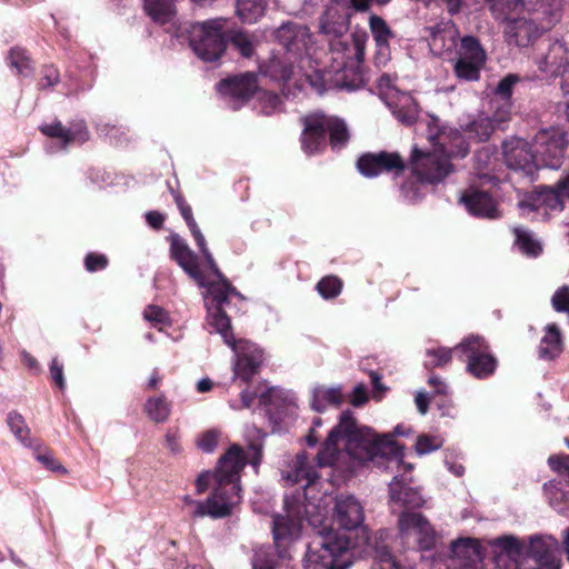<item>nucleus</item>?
I'll return each mask as SVG.
<instances>
[{
  "label": "nucleus",
  "instance_id": "obj_53",
  "mask_svg": "<svg viewBox=\"0 0 569 569\" xmlns=\"http://www.w3.org/2000/svg\"><path fill=\"white\" fill-rule=\"evenodd\" d=\"M376 558L383 569H410L408 566L401 565L387 546L376 547Z\"/></svg>",
  "mask_w": 569,
  "mask_h": 569
},
{
  "label": "nucleus",
  "instance_id": "obj_48",
  "mask_svg": "<svg viewBox=\"0 0 569 569\" xmlns=\"http://www.w3.org/2000/svg\"><path fill=\"white\" fill-rule=\"evenodd\" d=\"M307 457L305 455H298L296 461V478L297 481H306V486L309 487L319 479V473L312 467H309L307 463Z\"/></svg>",
  "mask_w": 569,
  "mask_h": 569
},
{
  "label": "nucleus",
  "instance_id": "obj_15",
  "mask_svg": "<svg viewBox=\"0 0 569 569\" xmlns=\"http://www.w3.org/2000/svg\"><path fill=\"white\" fill-rule=\"evenodd\" d=\"M502 154L509 169L533 177L539 170L535 149L523 139L511 138L502 143Z\"/></svg>",
  "mask_w": 569,
  "mask_h": 569
},
{
  "label": "nucleus",
  "instance_id": "obj_45",
  "mask_svg": "<svg viewBox=\"0 0 569 569\" xmlns=\"http://www.w3.org/2000/svg\"><path fill=\"white\" fill-rule=\"evenodd\" d=\"M7 423L19 441L31 447L30 429L28 428L24 418L19 412H9L7 416Z\"/></svg>",
  "mask_w": 569,
  "mask_h": 569
},
{
  "label": "nucleus",
  "instance_id": "obj_40",
  "mask_svg": "<svg viewBox=\"0 0 569 569\" xmlns=\"http://www.w3.org/2000/svg\"><path fill=\"white\" fill-rule=\"evenodd\" d=\"M369 28L377 47L383 48L389 46V40L393 37V33L385 19L377 14L370 16Z\"/></svg>",
  "mask_w": 569,
  "mask_h": 569
},
{
  "label": "nucleus",
  "instance_id": "obj_8",
  "mask_svg": "<svg viewBox=\"0 0 569 569\" xmlns=\"http://www.w3.org/2000/svg\"><path fill=\"white\" fill-rule=\"evenodd\" d=\"M227 20L209 19L190 26L189 44L193 52L206 62L219 60L227 49Z\"/></svg>",
  "mask_w": 569,
  "mask_h": 569
},
{
  "label": "nucleus",
  "instance_id": "obj_64",
  "mask_svg": "<svg viewBox=\"0 0 569 569\" xmlns=\"http://www.w3.org/2000/svg\"><path fill=\"white\" fill-rule=\"evenodd\" d=\"M211 482L214 483V472L213 473H211V472L200 473L196 480V487H197L198 493L204 492L209 488Z\"/></svg>",
  "mask_w": 569,
  "mask_h": 569
},
{
  "label": "nucleus",
  "instance_id": "obj_1",
  "mask_svg": "<svg viewBox=\"0 0 569 569\" xmlns=\"http://www.w3.org/2000/svg\"><path fill=\"white\" fill-rule=\"evenodd\" d=\"M365 512L362 505L350 495L336 498L333 522L343 530L328 529L321 531L309 545L303 558V569H348L351 566L350 550L360 542L353 541L351 535L361 529L362 542L369 538L362 527Z\"/></svg>",
  "mask_w": 569,
  "mask_h": 569
},
{
  "label": "nucleus",
  "instance_id": "obj_37",
  "mask_svg": "<svg viewBox=\"0 0 569 569\" xmlns=\"http://www.w3.org/2000/svg\"><path fill=\"white\" fill-rule=\"evenodd\" d=\"M338 82L340 83L341 88L348 90H357L362 88L366 83L362 66H355L345 62Z\"/></svg>",
  "mask_w": 569,
  "mask_h": 569
},
{
  "label": "nucleus",
  "instance_id": "obj_52",
  "mask_svg": "<svg viewBox=\"0 0 569 569\" xmlns=\"http://www.w3.org/2000/svg\"><path fill=\"white\" fill-rule=\"evenodd\" d=\"M495 546L503 550L509 556H520L523 550V543L513 536H502L495 540Z\"/></svg>",
  "mask_w": 569,
  "mask_h": 569
},
{
  "label": "nucleus",
  "instance_id": "obj_14",
  "mask_svg": "<svg viewBox=\"0 0 569 569\" xmlns=\"http://www.w3.org/2000/svg\"><path fill=\"white\" fill-rule=\"evenodd\" d=\"M539 70L550 77L561 78V90L566 98V111L569 119V49L563 43H549L548 50L538 61Z\"/></svg>",
  "mask_w": 569,
  "mask_h": 569
},
{
  "label": "nucleus",
  "instance_id": "obj_31",
  "mask_svg": "<svg viewBox=\"0 0 569 569\" xmlns=\"http://www.w3.org/2000/svg\"><path fill=\"white\" fill-rule=\"evenodd\" d=\"M343 401L345 396L341 387H318L313 391L311 406L316 411L321 412L328 405L338 407L343 403Z\"/></svg>",
  "mask_w": 569,
  "mask_h": 569
},
{
  "label": "nucleus",
  "instance_id": "obj_33",
  "mask_svg": "<svg viewBox=\"0 0 569 569\" xmlns=\"http://www.w3.org/2000/svg\"><path fill=\"white\" fill-rule=\"evenodd\" d=\"M426 360L423 367L432 371L436 368H443L452 361L453 355L460 356V351L455 348L438 347L426 349Z\"/></svg>",
  "mask_w": 569,
  "mask_h": 569
},
{
  "label": "nucleus",
  "instance_id": "obj_44",
  "mask_svg": "<svg viewBox=\"0 0 569 569\" xmlns=\"http://www.w3.org/2000/svg\"><path fill=\"white\" fill-rule=\"evenodd\" d=\"M143 318L159 331H162L172 325L169 312L157 305L147 306L143 311Z\"/></svg>",
  "mask_w": 569,
  "mask_h": 569
},
{
  "label": "nucleus",
  "instance_id": "obj_56",
  "mask_svg": "<svg viewBox=\"0 0 569 569\" xmlns=\"http://www.w3.org/2000/svg\"><path fill=\"white\" fill-rule=\"evenodd\" d=\"M512 106V101H501V103L496 107L490 120L497 124V130L503 129V126L510 120Z\"/></svg>",
  "mask_w": 569,
  "mask_h": 569
},
{
  "label": "nucleus",
  "instance_id": "obj_60",
  "mask_svg": "<svg viewBox=\"0 0 569 569\" xmlns=\"http://www.w3.org/2000/svg\"><path fill=\"white\" fill-rule=\"evenodd\" d=\"M440 447L437 442V438L429 435H421L417 438L416 450L419 455H427Z\"/></svg>",
  "mask_w": 569,
  "mask_h": 569
},
{
  "label": "nucleus",
  "instance_id": "obj_5",
  "mask_svg": "<svg viewBox=\"0 0 569 569\" xmlns=\"http://www.w3.org/2000/svg\"><path fill=\"white\" fill-rule=\"evenodd\" d=\"M430 43L433 48L450 51L456 47L453 63L455 76L463 81H478L487 60V53L480 41L473 36H465L457 46L456 31L451 27L437 24L428 28Z\"/></svg>",
  "mask_w": 569,
  "mask_h": 569
},
{
  "label": "nucleus",
  "instance_id": "obj_4",
  "mask_svg": "<svg viewBox=\"0 0 569 569\" xmlns=\"http://www.w3.org/2000/svg\"><path fill=\"white\" fill-rule=\"evenodd\" d=\"M246 466L242 448L232 445L219 459L214 471V487L206 501L197 502L194 517L209 516L213 519L229 517L234 506L240 503V472Z\"/></svg>",
  "mask_w": 569,
  "mask_h": 569
},
{
  "label": "nucleus",
  "instance_id": "obj_36",
  "mask_svg": "<svg viewBox=\"0 0 569 569\" xmlns=\"http://www.w3.org/2000/svg\"><path fill=\"white\" fill-rule=\"evenodd\" d=\"M7 62L10 68L16 69L19 76H30L33 71V61L23 48H11L7 56Z\"/></svg>",
  "mask_w": 569,
  "mask_h": 569
},
{
  "label": "nucleus",
  "instance_id": "obj_58",
  "mask_svg": "<svg viewBox=\"0 0 569 569\" xmlns=\"http://www.w3.org/2000/svg\"><path fill=\"white\" fill-rule=\"evenodd\" d=\"M173 198H174L176 204H177L183 220L186 221L188 228H190V227L194 228L197 222L193 218L192 209H191L190 204L186 201L184 197L179 192H176L173 194Z\"/></svg>",
  "mask_w": 569,
  "mask_h": 569
},
{
  "label": "nucleus",
  "instance_id": "obj_3",
  "mask_svg": "<svg viewBox=\"0 0 569 569\" xmlns=\"http://www.w3.org/2000/svg\"><path fill=\"white\" fill-rule=\"evenodd\" d=\"M168 241L170 258L200 287L208 288L206 307L209 325L221 336L232 332L227 308L230 306V296H239L237 288L227 278L207 281L204 272L200 269L198 256L178 233H171Z\"/></svg>",
  "mask_w": 569,
  "mask_h": 569
},
{
  "label": "nucleus",
  "instance_id": "obj_62",
  "mask_svg": "<svg viewBox=\"0 0 569 569\" xmlns=\"http://www.w3.org/2000/svg\"><path fill=\"white\" fill-rule=\"evenodd\" d=\"M201 256L203 258L206 268L211 272L212 276H214L217 278V280H221V279L226 278V276L219 269V267L213 258V254L211 253L210 250H206V252L202 253Z\"/></svg>",
  "mask_w": 569,
  "mask_h": 569
},
{
  "label": "nucleus",
  "instance_id": "obj_46",
  "mask_svg": "<svg viewBox=\"0 0 569 569\" xmlns=\"http://www.w3.org/2000/svg\"><path fill=\"white\" fill-rule=\"evenodd\" d=\"M515 236L516 244L523 254L537 257L541 252L542 248L540 243L535 240L528 231L521 228H516Z\"/></svg>",
  "mask_w": 569,
  "mask_h": 569
},
{
  "label": "nucleus",
  "instance_id": "obj_63",
  "mask_svg": "<svg viewBox=\"0 0 569 569\" xmlns=\"http://www.w3.org/2000/svg\"><path fill=\"white\" fill-rule=\"evenodd\" d=\"M548 463L555 471H567L569 469V456H550Z\"/></svg>",
  "mask_w": 569,
  "mask_h": 569
},
{
  "label": "nucleus",
  "instance_id": "obj_49",
  "mask_svg": "<svg viewBox=\"0 0 569 569\" xmlns=\"http://www.w3.org/2000/svg\"><path fill=\"white\" fill-rule=\"evenodd\" d=\"M423 183L427 182L420 180L416 176L406 179L400 186L401 196L410 202H416L420 200L423 196L421 190V186Z\"/></svg>",
  "mask_w": 569,
  "mask_h": 569
},
{
  "label": "nucleus",
  "instance_id": "obj_25",
  "mask_svg": "<svg viewBox=\"0 0 569 569\" xmlns=\"http://www.w3.org/2000/svg\"><path fill=\"white\" fill-rule=\"evenodd\" d=\"M391 501L398 502L407 509H418L423 505V498L419 490L408 487L397 478L389 485Z\"/></svg>",
  "mask_w": 569,
  "mask_h": 569
},
{
  "label": "nucleus",
  "instance_id": "obj_57",
  "mask_svg": "<svg viewBox=\"0 0 569 569\" xmlns=\"http://www.w3.org/2000/svg\"><path fill=\"white\" fill-rule=\"evenodd\" d=\"M63 363L58 357L51 360L49 366L51 382L61 391L66 389V379L63 375Z\"/></svg>",
  "mask_w": 569,
  "mask_h": 569
},
{
  "label": "nucleus",
  "instance_id": "obj_7",
  "mask_svg": "<svg viewBox=\"0 0 569 569\" xmlns=\"http://www.w3.org/2000/svg\"><path fill=\"white\" fill-rule=\"evenodd\" d=\"M302 131L301 149L307 154L321 152L327 147V134L332 150H341L350 139L348 127L341 118L323 111H312L300 118Z\"/></svg>",
  "mask_w": 569,
  "mask_h": 569
},
{
  "label": "nucleus",
  "instance_id": "obj_26",
  "mask_svg": "<svg viewBox=\"0 0 569 569\" xmlns=\"http://www.w3.org/2000/svg\"><path fill=\"white\" fill-rule=\"evenodd\" d=\"M562 351V338L559 327L556 323H549L546 327V333L540 341L538 349L539 357L545 360H553Z\"/></svg>",
  "mask_w": 569,
  "mask_h": 569
},
{
  "label": "nucleus",
  "instance_id": "obj_35",
  "mask_svg": "<svg viewBox=\"0 0 569 569\" xmlns=\"http://www.w3.org/2000/svg\"><path fill=\"white\" fill-rule=\"evenodd\" d=\"M227 43L230 44L241 54L243 58H251L256 51V43L252 37L243 30H231L227 31Z\"/></svg>",
  "mask_w": 569,
  "mask_h": 569
},
{
  "label": "nucleus",
  "instance_id": "obj_29",
  "mask_svg": "<svg viewBox=\"0 0 569 569\" xmlns=\"http://www.w3.org/2000/svg\"><path fill=\"white\" fill-rule=\"evenodd\" d=\"M143 411L151 421L163 423L171 415L172 403L164 395L149 397L143 405Z\"/></svg>",
  "mask_w": 569,
  "mask_h": 569
},
{
  "label": "nucleus",
  "instance_id": "obj_41",
  "mask_svg": "<svg viewBox=\"0 0 569 569\" xmlns=\"http://www.w3.org/2000/svg\"><path fill=\"white\" fill-rule=\"evenodd\" d=\"M273 547L271 546H260L254 549V553L252 557V568L253 569H276L278 566V557L277 551H273Z\"/></svg>",
  "mask_w": 569,
  "mask_h": 569
},
{
  "label": "nucleus",
  "instance_id": "obj_9",
  "mask_svg": "<svg viewBox=\"0 0 569 569\" xmlns=\"http://www.w3.org/2000/svg\"><path fill=\"white\" fill-rule=\"evenodd\" d=\"M456 349L460 351L459 359L467 363L466 369L472 377L487 379L495 373L498 361L483 337L470 335Z\"/></svg>",
  "mask_w": 569,
  "mask_h": 569
},
{
  "label": "nucleus",
  "instance_id": "obj_21",
  "mask_svg": "<svg viewBox=\"0 0 569 569\" xmlns=\"http://www.w3.org/2000/svg\"><path fill=\"white\" fill-rule=\"evenodd\" d=\"M529 553L545 569H561L558 541L552 537L531 538Z\"/></svg>",
  "mask_w": 569,
  "mask_h": 569
},
{
  "label": "nucleus",
  "instance_id": "obj_28",
  "mask_svg": "<svg viewBox=\"0 0 569 569\" xmlns=\"http://www.w3.org/2000/svg\"><path fill=\"white\" fill-rule=\"evenodd\" d=\"M389 106L393 117L402 124L411 126L417 121L419 109L411 96H401Z\"/></svg>",
  "mask_w": 569,
  "mask_h": 569
},
{
  "label": "nucleus",
  "instance_id": "obj_2",
  "mask_svg": "<svg viewBox=\"0 0 569 569\" xmlns=\"http://www.w3.org/2000/svg\"><path fill=\"white\" fill-rule=\"evenodd\" d=\"M339 440H345L347 453L360 461H371L376 457L398 458L403 456V446H400L392 435L379 436L371 428L359 426L352 411L346 410L316 456L319 467H330L336 463L339 455L337 447Z\"/></svg>",
  "mask_w": 569,
  "mask_h": 569
},
{
  "label": "nucleus",
  "instance_id": "obj_43",
  "mask_svg": "<svg viewBox=\"0 0 569 569\" xmlns=\"http://www.w3.org/2000/svg\"><path fill=\"white\" fill-rule=\"evenodd\" d=\"M337 46H340L343 48L345 53L348 58V63L355 64V66H362V61L365 59V52H366V41L361 37L353 36L352 41L350 44H347L342 41H338Z\"/></svg>",
  "mask_w": 569,
  "mask_h": 569
},
{
  "label": "nucleus",
  "instance_id": "obj_54",
  "mask_svg": "<svg viewBox=\"0 0 569 569\" xmlns=\"http://www.w3.org/2000/svg\"><path fill=\"white\" fill-rule=\"evenodd\" d=\"M551 305L557 312H563L569 316V286L563 284L555 291Z\"/></svg>",
  "mask_w": 569,
  "mask_h": 569
},
{
  "label": "nucleus",
  "instance_id": "obj_34",
  "mask_svg": "<svg viewBox=\"0 0 569 569\" xmlns=\"http://www.w3.org/2000/svg\"><path fill=\"white\" fill-rule=\"evenodd\" d=\"M486 3L498 20H509L523 8L522 0H486Z\"/></svg>",
  "mask_w": 569,
  "mask_h": 569
},
{
  "label": "nucleus",
  "instance_id": "obj_6",
  "mask_svg": "<svg viewBox=\"0 0 569 569\" xmlns=\"http://www.w3.org/2000/svg\"><path fill=\"white\" fill-rule=\"evenodd\" d=\"M457 150L440 143L432 150H422L415 146L410 153L409 168L412 176L428 184L442 182L452 171L451 158H465L469 153V144L460 134L453 138Z\"/></svg>",
  "mask_w": 569,
  "mask_h": 569
},
{
  "label": "nucleus",
  "instance_id": "obj_17",
  "mask_svg": "<svg viewBox=\"0 0 569 569\" xmlns=\"http://www.w3.org/2000/svg\"><path fill=\"white\" fill-rule=\"evenodd\" d=\"M301 520L292 515H276L272 520V537L278 557H289V547L300 536Z\"/></svg>",
  "mask_w": 569,
  "mask_h": 569
},
{
  "label": "nucleus",
  "instance_id": "obj_20",
  "mask_svg": "<svg viewBox=\"0 0 569 569\" xmlns=\"http://www.w3.org/2000/svg\"><path fill=\"white\" fill-rule=\"evenodd\" d=\"M461 202L473 217L482 219H498L501 217L497 201L488 191L469 190L462 194Z\"/></svg>",
  "mask_w": 569,
  "mask_h": 569
},
{
  "label": "nucleus",
  "instance_id": "obj_10",
  "mask_svg": "<svg viewBox=\"0 0 569 569\" xmlns=\"http://www.w3.org/2000/svg\"><path fill=\"white\" fill-rule=\"evenodd\" d=\"M236 355L233 365L234 379L249 383L259 373L263 363V351L256 343L246 339H236L233 331L221 336Z\"/></svg>",
  "mask_w": 569,
  "mask_h": 569
},
{
  "label": "nucleus",
  "instance_id": "obj_39",
  "mask_svg": "<svg viewBox=\"0 0 569 569\" xmlns=\"http://www.w3.org/2000/svg\"><path fill=\"white\" fill-rule=\"evenodd\" d=\"M33 456L46 469L67 475L68 470L54 457L53 451L46 445L38 443L33 446Z\"/></svg>",
  "mask_w": 569,
  "mask_h": 569
},
{
  "label": "nucleus",
  "instance_id": "obj_23",
  "mask_svg": "<svg viewBox=\"0 0 569 569\" xmlns=\"http://www.w3.org/2000/svg\"><path fill=\"white\" fill-rule=\"evenodd\" d=\"M522 204L531 210L545 208L546 210L560 211L563 209V199L556 184L553 187L538 186L526 197Z\"/></svg>",
  "mask_w": 569,
  "mask_h": 569
},
{
  "label": "nucleus",
  "instance_id": "obj_61",
  "mask_svg": "<svg viewBox=\"0 0 569 569\" xmlns=\"http://www.w3.org/2000/svg\"><path fill=\"white\" fill-rule=\"evenodd\" d=\"M368 400L369 396L367 387L363 383L357 385L350 396L349 402L355 407H361L368 402Z\"/></svg>",
  "mask_w": 569,
  "mask_h": 569
},
{
  "label": "nucleus",
  "instance_id": "obj_12",
  "mask_svg": "<svg viewBox=\"0 0 569 569\" xmlns=\"http://www.w3.org/2000/svg\"><path fill=\"white\" fill-rule=\"evenodd\" d=\"M567 146V134L560 128L551 127L538 131L532 148L539 168L559 169L563 162Z\"/></svg>",
  "mask_w": 569,
  "mask_h": 569
},
{
  "label": "nucleus",
  "instance_id": "obj_27",
  "mask_svg": "<svg viewBox=\"0 0 569 569\" xmlns=\"http://www.w3.org/2000/svg\"><path fill=\"white\" fill-rule=\"evenodd\" d=\"M428 385L433 389L432 402L440 411L441 417H455V407L448 396V386L436 375H430Z\"/></svg>",
  "mask_w": 569,
  "mask_h": 569
},
{
  "label": "nucleus",
  "instance_id": "obj_55",
  "mask_svg": "<svg viewBox=\"0 0 569 569\" xmlns=\"http://www.w3.org/2000/svg\"><path fill=\"white\" fill-rule=\"evenodd\" d=\"M83 263L88 272H97L104 270L108 267L109 259L103 253L89 252L86 254Z\"/></svg>",
  "mask_w": 569,
  "mask_h": 569
},
{
  "label": "nucleus",
  "instance_id": "obj_16",
  "mask_svg": "<svg viewBox=\"0 0 569 569\" xmlns=\"http://www.w3.org/2000/svg\"><path fill=\"white\" fill-rule=\"evenodd\" d=\"M402 538L411 535L417 537L420 550H431L436 545V532L428 519L419 512H402L398 520Z\"/></svg>",
  "mask_w": 569,
  "mask_h": 569
},
{
  "label": "nucleus",
  "instance_id": "obj_42",
  "mask_svg": "<svg viewBox=\"0 0 569 569\" xmlns=\"http://www.w3.org/2000/svg\"><path fill=\"white\" fill-rule=\"evenodd\" d=\"M343 288V281L335 274L322 277L316 284V290L326 300L337 298Z\"/></svg>",
  "mask_w": 569,
  "mask_h": 569
},
{
  "label": "nucleus",
  "instance_id": "obj_18",
  "mask_svg": "<svg viewBox=\"0 0 569 569\" xmlns=\"http://www.w3.org/2000/svg\"><path fill=\"white\" fill-rule=\"evenodd\" d=\"M39 130L48 138L59 139L62 148H68L72 143L82 144L90 139V131L84 120L71 121L68 128L56 120L52 123L41 124Z\"/></svg>",
  "mask_w": 569,
  "mask_h": 569
},
{
  "label": "nucleus",
  "instance_id": "obj_24",
  "mask_svg": "<svg viewBox=\"0 0 569 569\" xmlns=\"http://www.w3.org/2000/svg\"><path fill=\"white\" fill-rule=\"evenodd\" d=\"M259 402L266 408L269 420L278 425L283 420L290 400L280 389L272 387L260 395Z\"/></svg>",
  "mask_w": 569,
  "mask_h": 569
},
{
  "label": "nucleus",
  "instance_id": "obj_11",
  "mask_svg": "<svg viewBox=\"0 0 569 569\" xmlns=\"http://www.w3.org/2000/svg\"><path fill=\"white\" fill-rule=\"evenodd\" d=\"M546 0H541L539 8L535 9L536 19H525L512 17L510 21L509 33L518 47H527L538 38L539 34L551 28L558 21V12L550 6L546 8Z\"/></svg>",
  "mask_w": 569,
  "mask_h": 569
},
{
  "label": "nucleus",
  "instance_id": "obj_13",
  "mask_svg": "<svg viewBox=\"0 0 569 569\" xmlns=\"http://www.w3.org/2000/svg\"><path fill=\"white\" fill-rule=\"evenodd\" d=\"M358 171L366 178H376L382 173L400 177L407 168L405 159L398 152H366L357 160Z\"/></svg>",
  "mask_w": 569,
  "mask_h": 569
},
{
  "label": "nucleus",
  "instance_id": "obj_32",
  "mask_svg": "<svg viewBox=\"0 0 569 569\" xmlns=\"http://www.w3.org/2000/svg\"><path fill=\"white\" fill-rule=\"evenodd\" d=\"M266 0H236V14L243 23H254L264 16Z\"/></svg>",
  "mask_w": 569,
  "mask_h": 569
},
{
  "label": "nucleus",
  "instance_id": "obj_30",
  "mask_svg": "<svg viewBox=\"0 0 569 569\" xmlns=\"http://www.w3.org/2000/svg\"><path fill=\"white\" fill-rule=\"evenodd\" d=\"M463 130L470 139L485 142L497 130V124L490 120L489 116L478 114L465 126Z\"/></svg>",
  "mask_w": 569,
  "mask_h": 569
},
{
  "label": "nucleus",
  "instance_id": "obj_47",
  "mask_svg": "<svg viewBox=\"0 0 569 569\" xmlns=\"http://www.w3.org/2000/svg\"><path fill=\"white\" fill-rule=\"evenodd\" d=\"M521 81L517 73H508L496 86L493 94L500 101H512L513 89Z\"/></svg>",
  "mask_w": 569,
  "mask_h": 569
},
{
  "label": "nucleus",
  "instance_id": "obj_50",
  "mask_svg": "<svg viewBox=\"0 0 569 569\" xmlns=\"http://www.w3.org/2000/svg\"><path fill=\"white\" fill-rule=\"evenodd\" d=\"M60 82V72L53 64H44L39 71L37 87L39 90H48Z\"/></svg>",
  "mask_w": 569,
  "mask_h": 569
},
{
  "label": "nucleus",
  "instance_id": "obj_59",
  "mask_svg": "<svg viewBox=\"0 0 569 569\" xmlns=\"http://www.w3.org/2000/svg\"><path fill=\"white\" fill-rule=\"evenodd\" d=\"M218 432L216 430H207L199 437L197 445L203 452H212L218 445Z\"/></svg>",
  "mask_w": 569,
  "mask_h": 569
},
{
  "label": "nucleus",
  "instance_id": "obj_19",
  "mask_svg": "<svg viewBox=\"0 0 569 569\" xmlns=\"http://www.w3.org/2000/svg\"><path fill=\"white\" fill-rule=\"evenodd\" d=\"M217 87L224 96L248 101L258 90V78L253 72H244L220 80Z\"/></svg>",
  "mask_w": 569,
  "mask_h": 569
},
{
  "label": "nucleus",
  "instance_id": "obj_38",
  "mask_svg": "<svg viewBox=\"0 0 569 569\" xmlns=\"http://www.w3.org/2000/svg\"><path fill=\"white\" fill-rule=\"evenodd\" d=\"M174 0H144L147 13L157 22L166 23L173 14Z\"/></svg>",
  "mask_w": 569,
  "mask_h": 569
},
{
  "label": "nucleus",
  "instance_id": "obj_51",
  "mask_svg": "<svg viewBox=\"0 0 569 569\" xmlns=\"http://www.w3.org/2000/svg\"><path fill=\"white\" fill-rule=\"evenodd\" d=\"M339 20H333L330 13H326L320 21L321 32L335 38L341 37L347 31V24L342 17H338Z\"/></svg>",
  "mask_w": 569,
  "mask_h": 569
},
{
  "label": "nucleus",
  "instance_id": "obj_22",
  "mask_svg": "<svg viewBox=\"0 0 569 569\" xmlns=\"http://www.w3.org/2000/svg\"><path fill=\"white\" fill-rule=\"evenodd\" d=\"M310 38L309 28L295 22L282 23L276 30V40L288 51L300 54Z\"/></svg>",
  "mask_w": 569,
  "mask_h": 569
}]
</instances>
